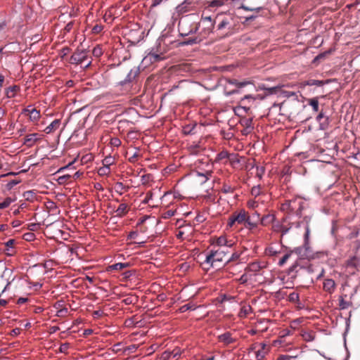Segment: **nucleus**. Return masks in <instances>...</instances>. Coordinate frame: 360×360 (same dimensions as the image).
<instances>
[{
    "instance_id": "f257e3e1",
    "label": "nucleus",
    "mask_w": 360,
    "mask_h": 360,
    "mask_svg": "<svg viewBox=\"0 0 360 360\" xmlns=\"http://www.w3.org/2000/svg\"><path fill=\"white\" fill-rule=\"evenodd\" d=\"M214 27V21L211 17H202L200 22L195 26V29H191L188 33L181 34L182 36H187L198 31L202 39H206L213 31Z\"/></svg>"
},
{
    "instance_id": "f03ea898",
    "label": "nucleus",
    "mask_w": 360,
    "mask_h": 360,
    "mask_svg": "<svg viewBox=\"0 0 360 360\" xmlns=\"http://www.w3.org/2000/svg\"><path fill=\"white\" fill-rule=\"evenodd\" d=\"M304 201L300 198L285 200L281 205V210L288 214H295L300 217L304 209Z\"/></svg>"
},
{
    "instance_id": "7ed1b4c3",
    "label": "nucleus",
    "mask_w": 360,
    "mask_h": 360,
    "mask_svg": "<svg viewBox=\"0 0 360 360\" xmlns=\"http://www.w3.org/2000/svg\"><path fill=\"white\" fill-rule=\"evenodd\" d=\"M230 248L227 246L219 247L217 250H212L206 255L205 263L214 267L215 263L221 262L227 259V255L229 253Z\"/></svg>"
},
{
    "instance_id": "20e7f679",
    "label": "nucleus",
    "mask_w": 360,
    "mask_h": 360,
    "mask_svg": "<svg viewBox=\"0 0 360 360\" xmlns=\"http://www.w3.org/2000/svg\"><path fill=\"white\" fill-rule=\"evenodd\" d=\"M297 265L295 264L290 267L288 274L295 271V274L292 276L295 278H298L301 281H305L307 283H313L314 276H313V269L311 266H300L298 269Z\"/></svg>"
},
{
    "instance_id": "39448f33",
    "label": "nucleus",
    "mask_w": 360,
    "mask_h": 360,
    "mask_svg": "<svg viewBox=\"0 0 360 360\" xmlns=\"http://www.w3.org/2000/svg\"><path fill=\"white\" fill-rule=\"evenodd\" d=\"M216 19L219 20V24L217 25L218 30L226 29L230 33L236 26V18L232 13H227L224 16L218 14Z\"/></svg>"
},
{
    "instance_id": "423d86ee",
    "label": "nucleus",
    "mask_w": 360,
    "mask_h": 360,
    "mask_svg": "<svg viewBox=\"0 0 360 360\" xmlns=\"http://www.w3.org/2000/svg\"><path fill=\"white\" fill-rule=\"evenodd\" d=\"M247 221L246 211L240 210L239 212H235L228 219L227 225L229 227H233L236 223L238 224H245Z\"/></svg>"
},
{
    "instance_id": "0eeeda50",
    "label": "nucleus",
    "mask_w": 360,
    "mask_h": 360,
    "mask_svg": "<svg viewBox=\"0 0 360 360\" xmlns=\"http://www.w3.org/2000/svg\"><path fill=\"white\" fill-rule=\"evenodd\" d=\"M139 75V69L136 68L130 69L127 73L126 78L124 80L119 82L118 85L125 86L126 90H129L131 87V84Z\"/></svg>"
},
{
    "instance_id": "6e6552de",
    "label": "nucleus",
    "mask_w": 360,
    "mask_h": 360,
    "mask_svg": "<svg viewBox=\"0 0 360 360\" xmlns=\"http://www.w3.org/2000/svg\"><path fill=\"white\" fill-rule=\"evenodd\" d=\"M345 268L347 274L349 275L354 274L359 271L360 266V258L356 256H353L347 260Z\"/></svg>"
},
{
    "instance_id": "1a4fd4ad",
    "label": "nucleus",
    "mask_w": 360,
    "mask_h": 360,
    "mask_svg": "<svg viewBox=\"0 0 360 360\" xmlns=\"http://www.w3.org/2000/svg\"><path fill=\"white\" fill-rule=\"evenodd\" d=\"M88 59L87 51L85 49H77L70 59L72 64H82Z\"/></svg>"
},
{
    "instance_id": "9d476101",
    "label": "nucleus",
    "mask_w": 360,
    "mask_h": 360,
    "mask_svg": "<svg viewBox=\"0 0 360 360\" xmlns=\"http://www.w3.org/2000/svg\"><path fill=\"white\" fill-rule=\"evenodd\" d=\"M288 217H285L283 219L282 222L275 221L273 223L272 229L274 231L281 232V236L287 233L288 231L291 229V226L288 227V225L285 224L288 219Z\"/></svg>"
},
{
    "instance_id": "9b49d317",
    "label": "nucleus",
    "mask_w": 360,
    "mask_h": 360,
    "mask_svg": "<svg viewBox=\"0 0 360 360\" xmlns=\"http://www.w3.org/2000/svg\"><path fill=\"white\" fill-rule=\"evenodd\" d=\"M227 82L230 84H233L236 86V89L231 90L230 91L227 92L226 94L230 96L234 94H238L240 92V89L247 86L248 84H250L251 82L248 81H243V82H238L236 79H228Z\"/></svg>"
},
{
    "instance_id": "f8f14e48",
    "label": "nucleus",
    "mask_w": 360,
    "mask_h": 360,
    "mask_svg": "<svg viewBox=\"0 0 360 360\" xmlns=\"http://www.w3.org/2000/svg\"><path fill=\"white\" fill-rule=\"evenodd\" d=\"M240 123L243 127V129L241 130L243 135H248L252 131L254 127L252 117L242 119Z\"/></svg>"
},
{
    "instance_id": "ddd939ff",
    "label": "nucleus",
    "mask_w": 360,
    "mask_h": 360,
    "mask_svg": "<svg viewBox=\"0 0 360 360\" xmlns=\"http://www.w3.org/2000/svg\"><path fill=\"white\" fill-rule=\"evenodd\" d=\"M213 172L212 170H207L205 172L197 171L195 175L198 177V181L200 184H202L207 182L209 179L212 177Z\"/></svg>"
},
{
    "instance_id": "4468645a",
    "label": "nucleus",
    "mask_w": 360,
    "mask_h": 360,
    "mask_svg": "<svg viewBox=\"0 0 360 360\" xmlns=\"http://www.w3.org/2000/svg\"><path fill=\"white\" fill-rule=\"evenodd\" d=\"M243 160H245V158L240 157L237 153H231L229 158L230 164L234 168H238Z\"/></svg>"
},
{
    "instance_id": "2eb2a0df",
    "label": "nucleus",
    "mask_w": 360,
    "mask_h": 360,
    "mask_svg": "<svg viewBox=\"0 0 360 360\" xmlns=\"http://www.w3.org/2000/svg\"><path fill=\"white\" fill-rule=\"evenodd\" d=\"M218 248L227 246L229 248H231L235 244L234 242L231 240H229L226 236H220L216 239L214 243Z\"/></svg>"
},
{
    "instance_id": "dca6fc26",
    "label": "nucleus",
    "mask_w": 360,
    "mask_h": 360,
    "mask_svg": "<svg viewBox=\"0 0 360 360\" xmlns=\"http://www.w3.org/2000/svg\"><path fill=\"white\" fill-rule=\"evenodd\" d=\"M259 346L260 348L255 352V355L257 360H262L267 354L269 347L263 342L260 343Z\"/></svg>"
},
{
    "instance_id": "f3484780",
    "label": "nucleus",
    "mask_w": 360,
    "mask_h": 360,
    "mask_svg": "<svg viewBox=\"0 0 360 360\" xmlns=\"http://www.w3.org/2000/svg\"><path fill=\"white\" fill-rule=\"evenodd\" d=\"M218 340L225 345H229L230 344L234 343L236 341L235 338H232L231 333L230 332H226L219 335Z\"/></svg>"
},
{
    "instance_id": "a211bd4d",
    "label": "nucleus",
    "mask_w": 360,
    "mask_h": 360,
    "mask_svg": "<svg viewBox=\"0 0 360 360\" xmlns=\"http://www.w3.org/2000/svg\"><path fill=\"white\" fill-rule=\"evenodd\" d=\"M38 136L39 134L36 133L28 134L25 136L23 143L28 147H32L39 139Z\"/></svg>"
},
{
    "instance_id": "6ab92c4d",
    "label": "nucleus",
    "mask_w": 360,
    "mask_h": 360,
    "mask_svg": "<svg viewBox=\"0 0 360 360\" xmlns=\"http://www.w3.org/2000/svg\"><path fill=\"white\" fill-rule=\"evenodd\" d=\"M336 288V283L333 279H326L323 281V289L328 292L329 293H332L335 292Z\"/></svg>"
},
{
    "instance_id": "aec40b11",
    "label": "nucleus",
    "mask_w": 360,
    "mask_h": 360,
    "mask_svg": "<svg viewBox=\"0 0 360 360\" xmlns=\"http://www.w3.org/2000/svg\"><path fill=\"white\" fill-rule=\"evenodd\" d=\"M20 90V87L17 85L11 86L5 89L6 96L8 98L15 97L16 93Z\"/></svg>"
},
{
    "instance_id": "412c9836",
    "label": "nucleus",
    "mask_w": 360,
    "mask_h": 360,
    "mask_svg": "<svg viewBox=\"0 0 360 360\" xmlns=\"http://www.w3.org/2000/svg\"><path fill=\"white\" fill-rule=\"evenodd\" d=\"M352 295V291L350 290V292L349 295L347 294H342L340 296V299H339V307L341 309H345L349 305V302L347 300V297H350Z\"/></svg>"
},
{
    "instance_id": "4be33fe9",
    "label": "nucleus",
    "mask_w": 360,
    "mask_h": 360,
    "mask_svg": "<svg viewBox=\"0 0 360 360\" xmlns=\"http://www.w3.org/2000/svg\"><path fill=\"white\" fill-rule=\"evenodd\" d=\"M129 211V207L125 203L120 204L117 209L115 211L116 213V216L117 217H122L125 215Z\"/></svg>"
},
{
    "instance_id": "5701e85b",
    "label": "nucleus",
    "mask_w": 360,
    "mask_h": 360,
    "mask_svg": "<svg viewBox=\"0 0 360 360\" xmlns=\"http://www.w3.org/2000/svg\"><path fill=\"white\" fill-rule=\"evenodd\" d=\"M275 221V216L274 214H266L260 218L261 224L263 226H267L270 224H273Z\"/></svg>"
},
{
    "instance_id": "b1692460",
    "label": "nucleus",
    "mask_w": 360,
    "mask_h": 360,
    "mask_svg": "<svg viewBox=\"0 0 360 360\" xmlns=\"http://www.w3.org/2000/svg\"><path fill=\"white\" fill-rule=\"evenodd\" d=\"M264 266L260 264L259 262H255L249 264V265L247 267V269L249 271L257 273Z\"/></svg>"
},
{
    "instance_id": "393cba45",
    "label": "nucleus",
    "mask_w": 360,
    "mask_h": 360,
    "mask_svg": "<svg viewBox=\"0 0 360 360\" xmlns=\"http://www.w3.org/2000/svg\"><path fill=\"white\" fill-rule=\"evenodd\" d=\"M264 90V92L266 95H272V94H280V92H281V86H276L274 87H264L263 89Z\"/></svg>"
},
{
    "instance_id": "a878e982",
    "label": "nucleus",
    "mask_w": 360,
    "mask_h": 360,
    "mask_svg": "<svg viewBox=\"0 0 360 360\" xmlns=\"http://www.w3.org/2000/svg\"><path fill=\"white\" fill-rule=\"evenodd\" d=\"M60 122L59 120H53L46 128L45 129V131L47 134H49L55 130H56L60 126Z\"/></svg>"
},
{
    "instance_id": "bb28decb",
    "label": "nucleus",
    "mask_w": 360,
    "mask_h": 360,
    "mask_svg": "<svg viewBox=\"0 0 360 360\" xmlns=\"http://www.w3.org/2000/svg\"><path fill=\"white\" fill-rule=\"evenodd\" d=\"M328 80L322 81V80H317V79H309L305 82H304L303 85L306 86H322L325 83H328Z\"/></svg>"
},
{
    "instance_id": "cd10ccee",
    "label": "nucleus",
    "mask_w": 360,
    "mask_h": 360,
    "mask_svg": "<svg viewBox=\"0 0 360 360\" xmlns=\"http://www.w3.org/2000/svg\"><path fill=\"white\" fill-rule=\"evenodd\" d=\"M164 57L162 54L157 53H149L147 56L145 57L144 60H149L150 63H155L160 60H162Z\"/></svg>"
},
{
    "instance_id": "c85d7f7f",
    "label": "nucleus",
    "mask_w": 360,
    "mask_h": 360,
    "mask_svg": "<svg viewBox=\"0 0 360 360\" xmlns=\"http://www.w3.org/2000/svg\"><path fill=\"white\" fill-rule=\"evenodd\" d=\"M130 266V264L128 262L126 263H116L114 264H112L108 266L109 270H116V271H120L122 270L124 268H127Z\"/></svg>"
},
{
    "instance_id": "c756f323",
    "label": "nucleus",
    "mask_w": 360,
    "mask_h": 360,
    "mask_svg": "<svg viewBox=\"0 0 360 360\" xmlns=\"http://www.w3.org/2000/svg\"><path fill=\"white\" fill-rule=\"evenodd\" d=\"M336 304H337L336 300H329L327 302L328 307L331 308L330 311L333 312L332 316H333L334 320H335V321L338 320V314H336V311H336Z\"/></svg>"
},
{
    "instance_id": "7c9ffc66",
    "label": "nucleus",
    "mask_w": 360,
    "mask_h": 360,
    "mask_svg": "<svg viewBox=\"0 0 360 360\" xmlns=\"http://www.w3.org/2000/svg\"><path fill=\"white\" fill-rule=\"evenodd\" d=\"M252 311V307L250 305H244L241 307L240 311L239 312L238 316L240 318L246 317Z\"/></svg>"
},
{
    "instance_id": "2f4dec72",
    "label": "nucleus",
    "mask_w": 360,
    "mask_h": 360,
    "mask_svg": "<svg viewBox=\"0 0 360 360\" xmlns=\"http://www.w3.org/2000/svg\"><path fill=\"white\" fill-rule=\"evenodd\" d=\"M246 218L247 220L249 221H253L257 222L260 221V214L257 211H254L251 214H248V212H246Z\"/></svg>"
},
{
    "instance_id": "473e14b6",
    "label": "nucleus",
    "mask_w": 360,
    "mask_h": 360,
    "mask_svg": "<svg viewBox=\"0 0 360 360\" xmlns=\"http://www.w3.org/2000/svg\"><path fill=\"white\" fill-rule=\"evenodd\" d=\"M40 117V112L35 108H32L30 112L29 118L32 122L37 121Z\"/></svg>"
},
{
    "instance_id": "72a5a7b5",
    "label": "nucleus",
    "mask_w": 360,
    "mask_h": 360,
    "mask_svg": "<svg viewBox=\"0 0 360 360\" xmlns=\"http://www.w3.org/2000/svg\"><path fill=\"white\" fill-rule=\"evenodd\" d=\"M240 8L245 11H257V12H259V11L263 9V6L260 4L256 6H252V7L242 5L240 6Z\"/></svg>"
},
{
    "instance_id": "f704fd0d",
    "label": "nucleus",
    "mask_w": 360,
    "mask_h": 360,
    "mask_svg": "<svg viewBox=\"0 0 360 360\" xmlns=\"http://www.w3.org/2000/svg\"><path fill=\"white\" fill-rule=\"evenodd\" d=\"M110 173V168L103 165L98 169V174L100 176H108Z\"/></svg>"
},
{
    "instance_id": "c9c22d12",
    "label": "nucleus",
    "mask_w": 360,
    "mask_h": 360,
    "mask_svg": "<svg viewBox=\"0 0 360 360\" xmlns=\"http://www.w3.org/2000/svg\"><path fill=\"white\" fill-rule=\"evenodd\" d=\"M103 165L110 167L115 163V159L112 156L105 157L102 161Z\"/></svg>"
},
{
    "instance_id": "e433bc0d",
    "label": "nucleus",
    "mask_w": 360,
    "mask_h": 360,
    "mask_svg": "<svg viewBox=\"0 0 360 360\" xmlns=\"http://www.w3.org/2000/svg\"><path fill=\"white\" fill-rule=\"evenodd\" d=\"M191 4V0H185L181 4L178 6L179 11L186 12L189 11L187 6Z\"/></svg>"
},
{
    "instance_id": "4c0bfd02",
    "label": "nucleus",
    "mask_w": 360,
    "mask_h": 360,
    "mask_svg": "<svg viewBox=\"0 0 360 360\" xmlns=\"http://www.w3.org/2000/svg\"><path fill=\"white\" fill-rule=\"evenodd\" d=\"M196 127V124H194L193 125H186L184 127L183 131L185 134H194L195 132L193 130Z\"/></svg>"
},
{
    "instance_id": "58836bf2",
    "label": "nucleus",
    "mask_w": 360,
    "mask_h": 360,
    "mask_svg": "<svg viewBox=\"0 0 360 360\" xmlns=\"http://www.w3.org/2000/svg\"><path fill=\"white\" fill-rule=\"evenodd\" d=\"M14 200V199H12L10 197L6 198L3 202H0V209L8 207Z\"/></svg>"
},
{
    "instance_id": "ea45409f",
    "label": "nucleus",
    "mask_w": 360,
    "mask_h": 360,
    "mask_svg": "<svg viewBox=\"0 0 360 360\" xmlns=\"http://www.w3.org/2000/svg\"><path fill=\"white\" fill-rule=\"evenodd\" d=\"M240 253H238L237 252H233L231 254V256L229 258L227 257V259H226V262L225 264H227L230 262L237 261L240 258Z\"/></svg>"
},
{
    "instance_id": "a19ab883",
    "label": "nucleus",
    "mask_w": 360,
    "mask_h": 360,
    "mask_svg": "<svg viewBox=\"0 0 360 360\" xmlns=\"http://www.w3.org/2000/svg\"><path fill=\"white\" fill-rule=\"evenodd\" d=\"M230 154L231 153H228L227 151L223 150L217 154V160H222L224 159L229 160V158L230 157Z\"/></svg>"
},
{
    "instance_id": "79ce46f5",
    "label": "nucleus",
    "mask_w": 360,
    "mask_h": 360,
    "mask_svg": "<svg viewBox=\"0 0 360 360\" xmlns=\"http://www.w3.org/2000/svg\"><path fill=\"white\" fill-rule=\"evenodd\" d=\"M259 223V222L247 220L245 224V228H247L250 230H252L253 229H255Z\"/></svg>"
},
{
    "instance_id": "37998d69",
    "label": "nucleus",
    "mask_w": 360,
    "mask_h": 360,
    "mask_svg": "<svg viewBox=\"0 0 360 360\" xmlns=\"http://www.w3.org/2000/svg\"><path fill=\"white\" fill-rule=\"evenodd\" d=\"M234 190H235V188L233 187H232L230 185L226 184H224L221 188V191L224 193H233Z\"/></svg>"
},
{
    "instance_id": "c03bdc74",
    "label": "nucleus",
    "mask_w": 360,
    "mask_h": 360,
    "mask_svg": "<svg viewBox=\"0 0 360 360\" xmlns=\"http://www.w3.org/2000/svg\"><path fill=\"white\" fill-rule=\"evenodd\" d=\"M292 252H288L285 254L283 257L279 260L278 265L283 266L286 261L292 256Z\"/></svg>"
},
{
    "instance_id": "a18cd8bd",
    "label": "nucleus",
    "mask_w": 360,
    "mask_h": 360,
    "mask_svg": "<svg viewBox=\"0 0 360 360\" xmlns=\"http://www.w3.org/2000/svg\"><path fill=\"white\" fill-rule=\"evenodd\" d=\"M70 347V344L65 342L60 345L59 347V352L68 354V350Z\"/></svg>"
},
{
    "instance_id": "49530a36",
    "label": "nucleus",
    "mask_w": 360,
    "mask_h": 360,
    "mask_svg": "<svg viewBox=\"0 0 360 360\" xmlns=\"http://www.w3.org/2000/svg\"><path fill=\"white\" fill-rule=\"evenodd\" d=\"M92 53L96 58L100 57L103 54V51H102L101 47H100L99 46L94 47L92 51Z\"/></svg>"
},
{
    "instance_id": "de8ad7c7",
    "label": "nucleus",
    "mask_w": 360,
    "mask_h": 360,
    "mask_svg": "<svg viewBox=\"0 0 360 360\" xmlns=\"http://www.w3.org/2000/svg\"><path fill=\"white\" fill-rule=\"evenodd\" d=\"M265 172V168L263 166L259 167L256 166V176L259 179L264 175Z\"/></svg>"
},
{
    "instance_id": "09e8293b",
    "label": "nucleus",
    "mask_w": 360,
    "mask_h": 360,
    "mask_svg": "<svg viewBox=\"0 0 360 360\" xmlns=\"http://www.w3.org/2000/svg\"><path fill=\"white\" fill-rule=\"evenodd\" d=\"M116 191L122 195L124 193V190H125V186L122 182H117L115 185Z\"/></svg>"
},
{
    "instance_id": "8fccbe9b",
    "label": "nucleus",
    "mask_w": 360,
    "mask_h": 360,
    "mask_svg": "<svg viewBox=\"0 0 360 360\" xmlns=\"http://www.w3.org/2000/svg\"><path fill=\"white\" fill-rule=\"evenodd\" d=\"M136 297L134 296L128 297L123 300V302L125 304H134L136 301Z\"/></svg>"
},
{
    "instance_id": "3c124183",
    "label": "nucleus",
    "mask_w": 360,
    "mask_h": 360,
    "mask_svg": "<svg viewBox=\"0 0 360 360\" xmlns=\"http://www.w3.org/2000/svg\"><path fill=\"white\" fill-rule=\"evenodd\" d=\"M302 337H303L304 340L308 341V342L312 341L314 339V334H312L311 333H307V332L303 333L302 334Z\"/></svg>"
},
{
    "instance_id": "603ef678",
    "label": "nucleus",
    "mask_w": 360,
    "mask_h": 360,
    "mask_svg": "<svg viewBox=\"0 0 360 360\" xmlns=\"http://www.w3.org/2000/svg\"><path fill=\"white\" fill-rule=\"evenodd\" d=\"M110 143L111 146H112L119 147L121 145L122 142L120 139H118L117 137H113L110 139Z\"/></svg>"
},
{
    "instance_id": "864d4df0",
    "label": "nucleus",
    "mask_w": 360,
    "mask_h": 360,
    "mask_svg": "<svg viewBox=\"0 0 360 360\" xmlns=\"http://www.w3.org/2000/svg\"><path fill=\"white\" fill-rule=\"evenodd\" d=\"M68 308H63V309H59L57 311L56 315L58 317H65V316H66L68 315Z\"/></svg>"
},
{
    "instance_id": "5fc2aeb1",
    "label": "nucleus",
    "mask_w": 360,
    "mask_h": 360,
    "mask_svg": "<svg viewBox=\"0 0 360 360\" xmlns=\"http://www.w3.org/2000/svg\"><path fill=\"white\" fill-rule=\"evenodd\" d=\"M181 312H185L188 310H193L195 309V307L193 305H191V304H186L181 307L179 309Z\"/></svg>"
},
{
    "instance_id": "6e6d98bb",
    "label": "nucleus",
    "mask_w": 360,
    "mask_h": 360,
    "mask_svg": "<svg viewBox=\"0 0 360 360\" xmlns=\"http://www.w3.org/2000/svg\"><path fill=\"white\" fill-rule=\"evenodd\" d=\"M39 227L40 224L37 223H30L27 225V229L32 231H37Z\"/></svg>"
},
{
    "instance_id": "4d7b16f0",
    "label": "nucleus",
    "mask_w": 360,
    "mask_h": 360,
    "mask_svg": "<svg viewBox=\"0 0 360 360\" xmlns=\"http://www.w3.org/2000/svg\"><path fill=\"white\" fill-rule=\"evenodd\" d=\"M289 301L295 302L299 300V294L297 292H292L289 295Z\"/></svg>"
},
{
    "instance_id": "13d9d810",
    "label": "nucleus",
    "mask_w": 360,
    "mask_h": 360,
    "mask_svg": "<svg viewBox=\"0 0 360 360\" xmlns=\"http://www.w3.org/2000/svg\"><path fill=\"white\" fill-rule=\"evenodd\" d=\"M309 104L312 106L313 109L315 111H318L319 110V102L316 99L312 98L309 101Z\"/></svg>"
},
{
    "instance_id": "bf43d9fd",
    "label": "nucleus",
    "mask_w": 360,
    "mask_h": 360,
    "mask_svg": "<svg viewBox=\"0 0 360 360\" xmlns=\"http://www.w3.org/2000/svg\"><path fill=\"white\" fill-rule=\"evenodd\" d=\"M150 178H151V175L149 174L142 175L141 177V183L143 184H148L149 182V181L150 180Z\"/></svg>"
},
{
    "instance_id": "052dcab7",
    "label": "nucleus",
    "mask_w": 360,
    "mask_h": 360,
    "mask_svg": "<svg viewBox=\"0 0 360 360\" xmlns=\"http://www.w3.org/2000/svg\"><path fill=\"white\" fill-rule=\"evenodd\" d=\"M246 101L248 102H254L255 98L251 95H246L240 100V103H245Z\"/></svg>"
},
{
    "instance_id": "680f3d73",
    "label": "nucleus",
    "mask_w": 360,
    "mask_h": 360,
    "mask_svg": "<svg viewBox=\"0 0 360 360\" xmlns=\"http://www.w3.org/2000/svg\"><path fill=\"white\" fill-rule=\"evenodd\" d=\"M19 183H20V181L11 180L6 184V188L8 190H11V188H13V186H15V185H17Z\"/></svg>"
},
{
    "instance_id": "e2e57ef3",
    "label": "nucleus",
    "mask_w": 360,
    "mask_h": 360,
    "mask_svg": "<svg viewBox=\"0 0 360 360\" xmlns=\"http://www.w3.org/2000/svg\"><path fill=\"white\" fill-rule=\"evenodd\" d=\"M103 27L100 25H96L92 28V32L94 34H98L103 30Z\"/></svg>"
},
{
    "instance_id": "0e129e2a",
    "label": "nucleus",
    "mask_w": 360,
    "mask_h": 360,
    "mask_svg": "<svg viewBox=\"0 0 360 360\" xmlns=\"http://www.w3.org/2000/svg\"><path fill=\"white\" fill-rule=\"evenodd\" d=\"M202 38L195 37L193 39H189L187 41L184 42L186 44H193L200 42Z\"/></svg>"
},
{
    "instance_id": "69168bd1",
    "label": "nucleus",
    "mask_w": 360,
    "mask_h": 360,
    "mask_svg": "<svg viewBox=\"0 0 360 360\" xmlns=\"http://www.w3.org/2000/svg\"><path fill=\"white\" fill-rule=\"evenodd\" d=\"M34 237H35V236L32 233H25L23 236L24 239H25L27 241L33 240Z\"/></svg>"
},
{
    "instance_id": "338daca9",
    "label": "nucleus",
    "mask_w": 360,
    "mask_h": 360,
    "mask_svg": "<svg viewBox=\"0 0 360 360\" xmlns=\"http://www.w3.org/2000/svg\"><path fill=\"white\" fill-rule=\"evenodd\" d=\"M135 275V271L134 270H129V271H127L123 273V276H124V278L125 279H128L131 276H134Z\"/></svg>"
},
{
    "instance_id": "774afa93",
    "label": "nucleus",
    "mask_w": 360,
    "mask_h": 360,
    "mask_svg": "<svg viewBox=\"0 0 360 360\" xmlns=\"http://www.w3.org/2000/svg\"><path fill=\"white\" fill-rule=\"evenodd\" d=\"M279 95H283V96L285 97H287V98H289L291 96H294L295 95V94L294 92H292V91H284L281 89V92H280V94Z\"/></svg>"
}]
</instances>
